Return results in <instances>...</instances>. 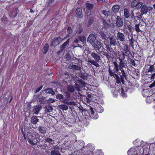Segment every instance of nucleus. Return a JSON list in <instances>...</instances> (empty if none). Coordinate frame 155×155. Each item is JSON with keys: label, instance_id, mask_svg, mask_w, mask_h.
<instances>
[{"label": "nucleus", "instance_id": "obj_9", "mask_svg": "<svg viewBox=\"0 0 155 155\" xmlns=\"http://www.w3.org/2000/svg\"><path fill=\"white\" fill-rule=\"evenodd\" d=\"M116 22L117 25L118 27H121L123 25V19L119 16H117L116 19Z\"/></svg>", "mask_w": 155, "mask_h": 155}, {"label": "nucleus", "instance_id": "obj_15", "mask_svg": "<svg viewBox=\"0 0 155 155\" xmlns=\"http://www.w3.org/2000/svg\"><path fill=\"white\" fill-rule=\"evenodd\" d=\"M77 38L81 41L82 45L84 46V43L86 41V38L84 36H80L79 35L78 36Z\"/></svg>", "mask_w": 155, "mask_h": 155}, {"label": "nucleus", "instance_id": "obj_12", "mask_svg": "<svg viewBox=\"0 0 155 155\" xmlns=\"http://www.w3.org/2000/svg\"><path fill=\"white\" fill-rule=\"evenodd\" d=\"M41 107V106L39 104H38L35 106L33 109L34 113L35 114H38Z\"/></svg>", "mask_w": 155, "mask_h": 155}, {"label": "nucleus", "instance_id": "obj_17", "mask_svg": "<svg viewBox=\"0 0 155 155\" xmlns=\"http://www.w3.org/2000/svg\"><path fill=\"white\" fill-rule=\"evenodd\" d=\"M69 68L72 69H74L75 70L80 71L81 69L80 66L76 65H70Z\"/></svg>", "mask_w": 155, "mask_h": 155}, {"label": "nucleus", "instance_id": "obj_55", "mask_svg": "<svg viewBox=\"0 0 155 155\" xmlns=\"http://www.w3.org/2000/svg\"><path fill=\"white\" fill-rule=\"evenodd\" d=\"M33 139H29L28 140V141L31 145H35V143L33 142Z\"/></svg>", "mask_w": 155, "mask_h": 155}, {"label": "nucleus", "instance_id": "obj_49", "mask_svg": "<svg viewBox=\"0 0 155 155\" xmlns=\"http://www.w3.org/2000/svg\"><path fill=\"white\" fill-rule=\"evenodd\" d=\"M0 20L2 21L3 23H5L6 22L7 20V19L5 15L4 16L0 19Z\"/></svg>", "mask_w": 155, "mask_h": 155}, {"label": "nucleus", "instance_id": "obj_44", "mask_svg": "<svg viewBox=\"0 0 155 155\" xmlns=\"http://www.w3.org/2000/svg\"><path fill=\"white\" fill-rule=\"evenodd\" d=\"M56 97L57 99L60 100L62 99L64 101L65 100V99H64L63 96L62 94H58L56 95Z\"/></svg>", "mask_w": 155, "mask_h": 155}, {"label": "nucleus", "instance_id": "obj_58", "mask_svg": "<svg viewBox=\"0 0 155 155\" xmlns=\"http://www.w3.org/2000/svg\"><path fill=\"white\" fill-rule=\"evenodd\" d=\"M46 141L49 143H50L52 141V140L50 138H47L45 139Z\"/></svg>", "mask_w": 155, "mask_h": 155}, {"label": "nucleus", "instance_id": "obj_18", "mask_svg": "<svg viewBox=\"0 0 155 155\" xmlns=\"http://www.w3.org/2000/svg\"><path fill=\"white\" fill-rule=\"evenodd\" d=\"M120 71H121V72H120V73L122 74L121 75H120L121 77V80L122 82H123L124 81V78H126V75L124 71V70L123 68H121L120 69Z\"/></svg>", "mask_w": 155, "mask_h": 155}, {"label": "nucleus", "instance_id": "obj_21", "mask_svg": "<svg viewBox=\"0 0 155 155\" xmlns=\"http://www.w3.org/2000/svg\"><path fill=\"white\" fill-rule=\"evenodd\" d=\"M120 7L119 5H114L112 7V9L113 12L114 13H116L119 11Z\"/></svg>", "mask_w": 155, "mask_h": 155}, {"label": "nucleus", "instance_id": "obj_48", "mask_svg": "<svg viewBox=\"0 0 155 155\" xmlns=\"http://www.w3.org/2000/svg\"><path fill=\"white\" fill-rule=\"evenodd\" d=\"M100 34L102 38L104 39H106V35L104 31H101L100 32Z\"/></svg>", "mask_w": 155, "mask_h": 155}, {"label": "nucleus", "instance_id": "obj_39", "mask_svg": "<svg viewBox=\"0 0 155 155\" xmlns=\"http://www.w3.org/2000/svg\"><path fill=\"white\" fill-rule=\"evenodd\" d=\"M135 59L134 60L133 59H132L131 58H130L129 59V62L130 63V65L131 66H133L134 67H135L136 66V63L135 61Z\"/></svg>", "mask_w": 155, "mask_h": 155}, {"label": "nucleus", "instance_id": "obj_29", "mask_svg": "<svg viewBox=\"0 0 155 155\" xmlns=\"http://www.w3.org/2000/svg\"><path fill=\"white\" fill-rule=\"evenodd\" d=\"M45 91L46 93L51 94L52 95H54L55 93L53 89L51 88L45 89Z\"/></svg>", "mask_w": 155, "mask_h": 155}, {"label": "nucleus", "instance_id": "obj_6", "mask_svg": "<svg viewBox=\"0 0 155 155\" xmlns=\"http://www.w3.org/2000/svg\"><path fill=\"white\" fill-rule=\"evenodd\" d=\"M97 97H99V99H97V104H103L104 103L103 93L99 90H97Z\"/></svg>", "mask_w": 155, "mask_h": 155}, {"label": "nucleus", "instance_id": "obj_35", "mask_svg": "<svg viewBox=\"0 0 155 155\" xmlns=\"http://www.w3.org/2000/svg\"><path fill=\"white\" fill-rule=\"evenodd\" d=\"M101 12L107 18L110 15V12L109 11L102 10L101 11Z\"/></svg>", "mask_w": 155, "mask_h": 155}, {"label": "nucleus", "instance_id": "obj_13", "mask_svg": "<svg viewBox=\"0 0 155 155\" xmlns=\"http://www.w3.org/2000/svg\"><path fill=\"white\" fill-rule=\"evenodd\" d=\"M59 44V38L58 37L53 38L51 43V46H55Z\"/></svg>", "mask_w": 155, "mask_h": 155}, {"label": "nucleus", "instance_id": "obj_7", "mask_svg": "<svg viewBox=\"0 0 155 155\" xmlns=\"http://www.w3.org/2000/svg\"><path fill=\"white\" fill-rule=\"evenodd\" d=\"M107 53H106V56L107 58L109 59L111 58L113 56V54L114 51L112 48L108 47L107 48Z\"/></svg>", "mask_w": 155, "mask_h": 155}, {"label": "nucleus", "instance_id": "obj_53", "mask_svg": "<svg viewBox=\"0 0 155 155\" xmlns=\"http://www.w3.org/2000/svg\"><path fill=\"white\" fill-rule=\"evenodd\" d=\"M97 155H104L102 150L101 149L97 150Z\"/></svg>", "mask_w": 155, "mask_h": 155}, {"label": "nucleus", "instance_id": "obj_31", "mask_svg": "<svg viewBox=\"0 0 155 155\" xmlns=\"http://www.w3.org/2000/svg\"><path fill=\"white\" fill-rule=\"evenodd\" d=\"M115 70L114 71V70H113V71L110 70V68L109 69V74L111 76H112L114 77V76H115L116 78H118V75L117 74H116L115 73Z\"/></svg>", "mask_w": 155, "mask_h": 155}, {"label": "nucleus", "instance_id": "obj_22", "mask_svg": "<svg viewBox=\"0 0 155 155\" xmlns=\"http://www.w3.org/2000/svg\"><path fill=\"white\" fill-rule=\"evenodd\" d=\"M125 27L126 28L128 29L129 33H133L134 29L132 25L130 24V23L129 25H127V26H125Z\"/></svg>", "mask_w": 155, "mask_h": 155}, {"label": "nucleus", "instance_id": "obj_43", "mask_svg": "<svg viewBox=\"0 0 155 155\" xmlns=\"http://www.w3.org/2000/svg\"><path fill=\"white\" fill-rule=\"evenodd\" d=\"M104 111V109L101 105H97V112L101 113Z\"/></svg>", "mask_w": 155, "mask_h": 155}, {"label": "nucleus", "instance_id": "obj_26", "mask_svg": "<svg viewBox=\"0 0 155 155\" xmlns=\"http://www.w3.org/2000/svg\"><path fill=\"white\" fill-rule=\"evenodd\" d=\"M38 121V119L36 116H33L31 118V122L34 124H36Z\"/></svg>", "mask_w": 155, "mask_h": 155}, {"label": "nucleus", "instance_id": "obj_41", "mask_svg": "<svg viewBox=\"0 0 155 155\" xmlns=\"http://www.w3.org/2000/svg\"><path fill=\"white\" fill-rule=\"evenodd\" d=\"M51 155H60V153L58 150H54L51 151Z\"/></svg>", "mask_w": 155, "mask_h": 155}, {"label": "nucleus", "instance_id": "obj_28", "mask_svg": "<svg viewBox=\"0 0 155 155\" xmlns=\"http://www.w3.org/2000/svg\"><path fill=\"white\" fill-rule=\"evenodd\" d=\"M129 41L130 42V45L132 48H133L134 46V43L135 41V40L134 38V37L133 35L131 37V38H128Z\"/></svg>", "mask_w": 155, "mask_h": 155}, {"label": "nucleus", "instance_id": "obj_16", "mask_svg": "<svg viewBox=\"0 0 155 155\" xmlns=\"http://www.w3.org/2000/svg\"><path fill=\"white\" fill-rule=\"evenodd\" d=\"M120 62L119 63V68L120 69L121 68H125L126 66V63H125L123 60L122 58H119Z\"/></svg>", "mask_w": 155, "mask_h": 155}, {"label": "nucleus", "instance_id": "obj_46", "mask_svg": "<svg viewBox=\"0 0 155 155\" xmlns=\"http://www.w3.org/2000/svg\"><path fill=\"white\" fill-rule=\"evenodd\" d=\"M80 85L78 84L77 83H76L75 85L76 86H77V87H79L81 88V87H83L84 86L85 84L84 82L81 81L79 82Z\"/></svg>", "mask_w": 155, "mask_h": 155}, {"label": "nucleus", "instance_id": "obj_62", "mask_svg": "<svg viewBox=\"0 0 155 155\" xmlns=\"http://www.w3.org/2000/svg\"><path fill=\"white\" fill-rule=\"evenodd\" d=\"M65 96L67 98H69L70 96V94L68 92H67L66 93Z\"/></svg>", "mask_w": 155, "mask_h": 155}, {"label": "nucleus", "instance_id": "obj_10", "mask_svg": "<svg viewBox=\"0 0 155 155\" xmlns=\"http://www.w3.org/2000/svg\"><path fill=\"white\" fill-rule=\"evenodd\" d=\"M140 8V11L141 12V14L142 15L146 14L148 11L147 7L145 5H142Z\"/></svg>", "mask_w": 155, "mask_h": 155}, {"label": "nucleus", "instance_id": "obj_61", "mask_svg": "<svg viewBox=\"0 0 155 155\" xmlns=\"http://www.w3.org/2000/svg\"><path fill=\"white\" fill-rule=\"evenodd\" d=\"M42 86H41L38 88L36 90V93L39 92L42 88Z\"/></svg>", "mask_w": 155, "mask_h": 155}, {"label": "nucleus", "instance_id": "obj_40", "mask_svg": "<svg viewBox=\"0 0 155 155\" xmlns=\"http://www.w3.org/2000/svg\"><path fill=\"white\" fill-rule=\"evenodd\" d=\"M127 90L125 89V90L123 88L121 89V95L123 97H125L127 96Z\"/></svg>", "mask_w": 155, "mask_h": 155}, {"label": "nucleus", "instance_id": "obj_25", "mask_svg": "<svg viewBox=\"0 0 155 155\" xmlns=\"http://www.w3.org/2000/svg\"><path fill=\"white\" fill-rule=\"evenodd\" d=\"M74 42L77 45L76 46V47L81 48L83 46V45H82L81 41L78 40V39L77 38H75L74 39Z\"/></svg>", "mask_w": 155, "mask_h": 155}, {"label": "nucleus", "instance_id": "obj_36", "mask_svg": "<svg viewBox=\"0 0 155 155\" xmlns=\"http://www.w3.org/2000/svg\"><path fill=\"white\" fill-rule=\"evenodd\" d=\"M86 6L88 10H91L93 8V5L89 3H86Z\"/></svg>", "mask_w": 155, "mask_h": 155}, {"label": "nucleus", "instance_id": "obj_33", "mask_svg": "<svg viewBox=\"0 0 155 155\" xmlns=\"http://www.w3.org/2000/svg\"><path fill=\"white\" fill-rule=\"evenodd\" d=\"M155 70L154 67V65H151L150 66L149 68L146 71V72H152L154 71Z\"/></svg>", "mask_w": 155, "mask_h": 155}, {"label": "nucleus", "instance_id": "obj_59", "mask_svg": "<svg viewBox=\"0 0 155 155\" xmlns=\"http://www.w3.org/2000/svg\"><path fill=\"white\" fill-rule=\"evenodd\" d=\"M150 147H153V148L155 149V142L151 144L150 145Z\"/></svg>", "mask_w": 155, "mask_h": 155}, {"label": "nucleus", "instance_id": "obj_20", "mask_svg": "<svg viewBox=\"0 0 155 155\" xmlns=\"http://www.w3.org/2000/svg\"><path fill=\"white\" fill-rule=\"evenodd\" d=\"M70 39H68L65 42L62 44L60 46V48L62 50H64L69 44Z\"/></svg>", "mask_w": 155, "mask_h": 155}, {"label": "nucleus", "instance_id": "obj_8", "mask_svg": "<svg viewBox=\"0 0 155 155\" xmlns=\"http://www.w3.org/2000/svg\"><path fill=\"white\" fill-rule=\"evenodd\" d=\"M117 39L120 42L125 41V38L124 34L118 31L117 33Z\"/></svg>", "mask_w": 155, "mask_h": 155}, {"label": "nucleus", "instance_id": "obj_24", "mask_svg": "<svg viewBox=\"0 0 155 155\" xmlns=\"http://www.w3.org/2000/svg\"><path fill=\"white\" fill-rule=\"evenodd\" d=\"M53 110L52 107L51 106L48 105L45 107V112L46 113L48 114L52 112Z\"/></svg>", "mask_w": 155, "mask_h": 155}, {"label": "nucleus", "instance_id": "obj_32", "mask_svg": "<svg viewBox=\"0 0 155 155\" xmlns=\"http://www.w3.org/2000/svg\"><path fill=\"white\" fill-rule=\"evenodd\" d=\"M41 134H45L46 130V129L44 127H40L38 128Z\"/></svg>", "mask_w": 155, "mask_h": 155}, {"label": "nucleus", "instance_id": "obj_1", "mask_svg": "<svg viewBox=\"0 0 155 155\" xmlns=\"http://www.w3.org/2000/svg\"><path fill=\"white\" fill-rule=\"evenodd\" d=\"M98 21L99 23L97 26L99 28L107 29L109 28L110 26V20L106 21L104 18H101L99 19Z\"/></svg>", "mask_w": 155, "mask_h": 155}, {"label": "nucleus", "instance_id": "obj_5", "mask_svg": "<svg viewBox=\"0 0 155 155\" xmlns=\"http://www.w3.org/2000/svg\"><path fill=\"white\" fill-rule=\"evenodd\" d=\"M143 3L142 2H140L138 0H134L131 3V6L132 7H137V8H140Z\"/></svg>", "mask_w": 155, "mask_h": 155}, {"label": "nucleus", "instance_id": "obj_51", "mask_svg": "<svg viewBox=\"0 0 155 155\" xmlns=\"http://www.w3.org/2000/svg\"><path fill=\"white\" fill-rule=\"evenodd\" d=\"M67 31L68 34L71 33L72 32V30L70 27H68L67 28Z\"/></svg>", "mask_w": 155, "mask_h": 155}, {"label": "nucleus", "instance_id": "obj_30", "mask_svg": "<svg viewBox=\"0 0 155 155\" xmlns=\"http://www.w3.org/2000/svg\"><path fill=\"white\" fill-rule=\"evenodd\" d=\"M130 16V13L128 10L125 8L124 9V16L126 18H128Z\"/></svg>", "mask_w": 155, "mask_h": 155}, {"label": "nucleus", "instance_id": "obj_57", "mask_svg": "<svg viewBox=\"0 0 155 155\" xmlns=\"http://www.w3.org/2000/svg\"><path fill=\"white\" fill-rule=\"evenodd\" d=\"M155 78V73L153 74L151 76L150 78V80L153 81Z\"/></svg>", "mask_w": 155, "mask_h": 155}, {"label": "nucleus", "instance_id": "obj_47", "mask_svg": "<svg viewBox=\"0 0 155 155\" xmlns=\"http://www.w3.org/2000/svg\"><path fill=\"white\" fill-rule=\"evenodd\" d=\"M83 28L81 26H79L77 28L76 30V33L77 34H80L83 31Z\"/></svg>", "mask_w": 155, "mask_h": 155}, {"label": "nucleus", "instance_id": "obj_4", "mask_svg": "<svg viewBox=\"0 0 155 155\" xmlns=\"http://www.w3.org/2000/svg\"><path fill=\"white\" fill-rule=\"evenodd\" d=\"M140 147V149H142L143 150V152L144 151L147 152L148 150H149V144L147 142L141 141V144L140 146H138Z\"/></svg>", "mask_w": 155, "mask_h": 155}, {"label": "nucleus", "instance_id": "obj_19", "mask_svg": "<svg viewBox=\"0 0 155 155\" xmlns=\"http://www.w3.org/2000/svg\"><path fill=\"white\" fill-rule=\"evenodd\" d=\"M110 43L111 45L115 46L117 45V41L115 38L113 37H109Z\"/></svg>", "mask_w": 155, "mask_h": 155}, {"label": "nucleus", "instance_id": "obj_42", "mask_svg": "<svg viewBox=\"0 0 155 155\" xmlns=\"http://www.w3.org/2000/svg\"><path fill=\"white\" fill-rule=\"evenodd\" d=\"M139 26L140 24H136L134 26L135 30L137 33H139L141 31V30L140 29Z\"/></svg>", "mask_w": 155, "mask_h": 155}, {"label": "nucleus", "instance_id": "obj_34", "mask_svg": "<svg viewBox=\"0 0 155 155\" xmlns=\"http://www.w3.org/2000/svg\"><path fill=\"white\" fill-rule=\"evenodd\" d=\"M59 108L63 110H66L68 109V106L64 104H61L60 105H59Z\"/></svg>", "mask_w": 155, "mask_h": 155}, {"label": "nucleus", "instance_id": "obj_54", "mask_svg": "<svg viewBox=\"0 0 155 155\" xmlns=\"http://www.w3.org/2000/svg\"><path fill=\"white\" fill-rule=\"evenodd\" d=\"M90 112L92 116L94 114V110L93 108L92 107H90Z\"/></svg>", "mask_w": 155, "mask_h": 155}, {"label": "nucleus", "instance_id": "obj_3", "mask_svg": "<svg viewBox=\"0 0 155 155\" xmlns=\"http://www.w3.org/2000/svg\"><path fill=\"white\" fill-rule=\"evenodd\" d=\"M24 127V130H23V128L22 127H20L19 128V129L21 130V132L23 134L24 139L25 140L26 139L25 135V133L26 132H27V136H28V140L30 139H34V138H33V137L31 133L28 131V127Z\"/></svg>", "mask_w": 155, "mask_h": 155}, {"label": "nucleus", "instance_id": "obj_2", "mask_svg": "<svg viewBox=\"0 0 155 155\" xmlns=\"http://www.w3.org/2000/svg\"><path fill=\"white\" fill-rule=\"evenodd\" d=\"M127 153L129 155H142L143 153V150L138 146L132 147L128 150Z\"/></svg>", "mask_w": 155, "mask_h": 155}, {"label": "nucleus", "instance_id": "obj_14", "mask_svg": "<svg viewBox=\"0 0 155 155\" xmlns=\"http://www.w3.org/2000/svg\"><path fill=\"white\" fill-rule=\"evenodd\" d=\"M76 13L78 15L79 18H81L83 17V14L82 9L80 8H77L76 10Z\"/></svg>", "mask_w": 155, "mask_h": 155}, {"label": "nucleus", "instance_id": "obj_37", "mask_svg": "<svg viewBox=\"0 0 155 155\" xmlns=\"http://www.w3.org/2000/svg\"><path fill=\"white\" fill-rule=\"evenodd\" d=\"M49 46L47 43H46L44 47L43 53L44 54H46L48 50Z\"/></svg>", "mask_w": 155, "mask_h": 155}, {"label": "nucleus", "instance_id": "obj_23", "mask_svg": "<svg viewBox=\"0 0 155 155\" xmlns=\"http://www.w3.org/2000/svg\"><path fill=\"white\" fill-rule=\"evenodd\" d=\"M131 15V20L130 21L131 22H134V23H136L137 22V20L136 19V17L135 16L134 14V13L133 12H132L130 14Z\"/></svg>", "mask_w": 155, "mask_h": 155}, {"label": "nucleus", "instance_id": "obj_56", "mask_svg": "<svg viewBox=\"0 0 155 155\" xmlns=\"http://www.w3.org/2000/svg\"><path fill=\"white\" fill-rule=\"evenodd\" d=\"M155 86V80L149 86L150 88H152Z\"/></svg>", "mask_w": 155, "mask_h": 155}, {"label": "nucleus", "instance_id": "obj_11", "mask_svg": "<svg viewBox=\"0 0 155 155\" xmlns=\"http://www.w3.org/2000/svg\"><path fill=\"white\" fill-rule=\"evenodd\" d=\"M95 36L93 34H90L87 38V41L92 44L95 42Z\"/></svg>", "mask_w": 155, "mask_h": 155}, {"label": "nucleus", "instance_id": "obj_52", "mask_svg": "<svg viewBox=\"0 0 155 155\" xmlns=\"http://www.w3.org/2000/svg\"><path fill=\"white\" fill-rule=\"evenodd\" d=\"M93 22V19L92 18H90L88 20V25L90 26L92 25Z\"/></svg>", "mask_w": 155, "mask_h": 155}, {"label": "nucleus", "instance_id": "obj_38", "mask_svg": "<svg viewBox=\"0 0 155 155\" xmlns=\"http://www.w3.org/2000/svg\"><path fill=\"white\" fill-rule=\"evenodd\" d=\"M113 64L114 66V69L115 71L118 72L119 70V65H118L116 61H114L113 62Z\"/></svg>", "mask_w": 155, "mask_h": 155}, {"label": "nucleus", "instance_id": "obj_60", "mask_svg": "<svg viewBox=\"0 0 155 155\" xmlns=\"http://www.w3.org/2000/svg\"><path fill=\"white\" fill-rule=\"evenodd\" d=\"M139 141V140L138 139H137L134 141L133 143L134 145H135Z\"/></svg>", "mask_w": 155, "mask_h": 155}, {"label": "nucleus", "instance_id": "obj_27", "mask_svg": "<svg viewBox=\"0 0 155 155\" xmlns=\"http://www.w3.org/2000/svg\"><path fill=\"white\" fill-rule=\"evenodd\" d=\"M129 51V49L128 47V46L127 45H125L124 46V53L123 54V55L124 56H125V55H126L127 54L128 55H129L128 54V52Z\"/></svg>", "mask_w": 155, "mask_h": 155}, {"label": "nucleus", "instance_id": "obj_63", "mask_svg": "<svg viewBox=\"0 0 155 155\" xmlns=\"http://www.w3.org/2000/svg\"><path fill=\"white\" fill-rule=\"evenodd\" d=\"M55 0H49L48 1V4H50L52 3Z\"/></svg>", "mask_w": 155, "mask_h": 155}, {"label": "nucleus", "instance_id": "obj_45", "mask_svg": "<svg viewBox=\"0 0 155 155\" xmlns=\"http://www.w3.org/2000/svg\"><path fill=\"white\" fill-rule=\"evenodd\" d=\"M67 90L70 92H73L74 91V89L73 86H69L68 87Z\"/></svg>", "mask_w": 155, "mask_h": 155}, {"label": "nucleus", "instance_id": "obj_64", "mask_svg": "<svg viewBox=\"0 0 155 155\" xmlns=\"http://www.w3.org/2000/svg\"><path fill=\"white\" fill-rule=\"evenodd\" d=\"M86 96L87 97V99H88L89 98H90L91 97V94L87 93V94Z\"/></svg>", "mask_w": 155, "mask_h": 155}, {"label": "nucleus", "instance_id": "obj_50", "mask_svg": "<svg viewBox=\"0 0 155 155\" xmlns=\"http://www.w3.org/2000/svg\"><path fill=\"white\" fill-rule=\"evenodd\" d=\"M89 62L91 63L92 64L95 65L97 67V62L92 60H90L89 61Z\"/></svg>", "mask_w": 155, "mask_h": 155}]
</instances>
